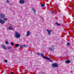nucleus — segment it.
I'll return each instance as SVG.
<instances>
[{
  "mask_svg": "<svg viewBox=\"0 0 74 74\" xmlns=\"http://www.w3.org/2000/svg\"><path fill=\"white\" fill-rule=\"evenodd\" d=\"M15 36L16 38H18L21 37V34L19 33L18 32H15Z\"/></svg>",
  "mask_w": 74,
  "mask_h": 74,
  "instance_id": "f257e3e1",
  "label": "nucleus"
},
{
  "mask_svg": "<svg viewBox=\"0 0 74 74\" xmlns=\"http://www.w3.org/2000/svg\"><path fill=\"white\" fill-rule=\"evenodd\" d=\"M58 66V64L56 63H54L52 64V67H57Z\"/></svg>",
  "mask_w": 74,
  "mask_h": 74,
  "instance_id": "f03ea898",
  "label": "nucleus"
},
{
  "mask_svg": "<svg viewBox=\"0 0 74 74\" xmlns=\"http://www.w3.org/2000/svg\"><path fill=\"white\" fill-rule=\"evenodd\" d=\"M5 15L4 14H0V18H1V19H3L5 18Z\"/></svg>",
  "mask_w": 74,
  "mask_h": 74,
  "instance_id": "7ed1b4c3",
  "label": "nucleus"
},
{
  "mask_svg": "<svg viewBox=\"0 0 74 74\" xmlns=\"http://www.w3.org/2000/svg\"><path fill=\"white\" fill-rule=\"evenodd\" d=\"M1 47L3 48L5 50H6L7 47H5V46L4 45V44H3L1 45Z\"/></svg>",
  "mask_w": 74,
  "mask_h": 74,
  "instance_id": "20e7f679",
  "label": "nucleus"
},
{
  "mask_svg": "<svg viewBox=\"0 0 74 74\" xmlns=\"http://www.w3.org/2000/svg\"><path fill=\"white\" fill-rule=\"evenodd\" d=\"M25 1V0H20L19 1V3L21 4H24Z\"/></svg>",
  "mask_w": 74,
  "mask_h": 74,
  "instance_id": "39448f33",
  "label": "nucleus"
},
{
  "mask_svg": "<svg viewBox=\"0 0 74 74\" xmlns=\"http://www.w3.org/2000/svg\"><path fill=\"white\" fill-rule=\"evenodd\" d=\"M51 46L52 48H53V49L51 47H50L49 49H50V50L51 51H53V49H54V46L53 45H51Z\"/></svg>",
  "mask_w": 74,
  "mask_h": 74,
  "instance_id": "423d86ee",
  "label": "nucleus"
},
{
  "mask_svg": "<svg viewBox=\"0 0 74 74\" xmlns=\"http://www.w3.org/2000/svg\"><path fill=\"white\" fill-rule=\"evenodd\" d=\"M4 23H5L4 21L2 20H0V23H1V24H4Z\"/></svg>",
  "mask_w": 74,
  "mask_h": 74,
  "instance_id": "0eeeda50",
  "label": "nucleus"
},
{
  "mask_svg": "<svg viewBox=\"0 0 74 74\" xmlns=\"http://www.w3.org/2000/svg\"><path fill=\"white\" fill-rule=\"evenodd\" d=\"M46 30L47 31V32H48V34L49 35H50V34H51V32H52V31L48 29H47Z\"/></svg>",
  "mask_w": 74,
  "mask_h": 74,
  "instance_id": "6e6552de",
  "label": "nucleus"
},
{
  "mask_svg": "<svg viewBox=\"0 0 74 74\" xmlns=\"http://www.w3.org/2000/svg\"><path fill=\"white\" fill-rule=\"evenodd\" d=\"M30 34V32L28 31L27 32V34H26V36L27 37H28Z\"/></svg>",
  "mask_w": 74,
  "mask_h": 74,
  "instance_id": "1a4fd4ad",
  "label": "nucleus"
},
{
  "mask_svg": "<svg viewBox=\"0 0 74 74\" xmlns=\"http://www.w3.org/2000/svg\"><path fill=\"white\" fill-rule=\"evenodd\" d=\"M32 9L33 11L34 12V14H36V11L35 9H34V8H32Z\"/></svg>",
  "mask_w": 74,
  "mask_h": 74,
  "instance_id": "9d476101",
  "label": "nucleus"
},
{
  "mask_svg": "<svg viewBox=\"0 0 74 74\" xmlns=\"http://www.w3.org/2000/svg\"><path fill=\"white\" fill-rule=\"evenodd\" d=\"M3 19L4 21H8V18H7L4 17Z\"/></svg>",
  "mask_w": 74,
  "mask_h": 74,
  "instance_id": "9b49d317",
  "label": "nucleus"
},
{
  "mask_svg": "<svg viewBox=\"0 0 74 74\" xmlns=\"http://www.w3.org/2000/svg\"><path fill=\"white\" fill-rule=\"evenodd\" d=\"M27 47V46H26V45H21L20 47Z\"/></svg>",
  "mask_w": 74,
  "mask_h": 74,
  "instance_id": "f8f14e48",
  "label": "nucleus"
},
{
  "mask_svg": "<svg viewBox=\"0 0 74 74\" xmlns=\"http://www.w3.org/2000/svg\"><path fill=\"white\" fill-rule=\"evenodd\" d=\"M43 58H45V59H51V58H49L47 57H46L43 56Z\"/></svg>",
  "mask_w": 74,
  "mask_h": 74,
  "instance_id": "ddd939ff",
  "label": "nucleus"
},
{
  "mask_svg": "<svg viewBox=\"0 0 74 74\" xmlns=\"http://www.w3.org/2000/svg\"><path fill=\"white\" fill-rule=\"evenodd\" d=\"M20 45H19L18 44H16L15 45V47H16V48L17 47H19V46Z\"/></svg>",
  "mask_w": 74,
  "mask_h": 74,
  "instance_id": "4468645a",
  "label": "nucleus"
},
{
  "mask_svg": "<svg viewBox=\"0 0 74 74\" xmlns=\"http://www.w3.org/2000/svg\"><path fill=\"white\" fill-rule=\"evenodd\" d=\"M70 62V60H67L66 62V63H69Z\"/></svg>",
  "mask_w": 74,
  "mask_h": 74,
  "instance_id": "2eb2a0df",
  "label": "nucleus"
},
{
  "mask_svg": "<svg viewBox=\"0 0 74 74\" xmlns=\"http://www.w3.org/2000/svg\"><path fill=\"white\" fill-rule=\"evenodd\" d=\"M8 29H9V30H12V27H9L8 28Z\"/></svg>",
  "mask_w": 74,
  "mask_h": 74,
  "instance_id": "dca6fc26",
  "label": "nucleus"
},
{
  "mask_svg": "<svg viewBox=\"0 0 74 74\" xmlns=\"http://www.w3.org/2000/svg\"><path fill=\"white\" fill-rule=\"evenodd\" d=\"M56 25H58V26H59V25H60V24L59 23H56Z\"/></svg>",
  "mask_w": 74,
  "mask_h": 74,
  "instance_id": "f3484780",
  "label": "nucleus"
},
{
  "mask_svg": "<svg viewBox=\"0 0 74 74\" xmlns=\"http://www.w3.org/2000/svg\"><path fill=\"white\" fill-rule=\"evenodd\" d=\"M8 49H11V47L9 46L8 47Z\"/></svg>",
  "mask_w": 74,
  "mask_h": 74,
  "instance_id": "a211bd4d",
  "label": "nucleus"
},
{
  "mask_svg": "<svg viewBox=\"0 0 74 74\" xmlns=\"http://www.w3.org/2000/svg\"><path fill=\"white\" fill-rule=\"evenodd\" d=\"M41 6L42 7H44L45 5H44V4H42L41 5Z\"/></svg>",
  "mask_w": 74,
  "mask_h": 74,
  "instance_id": "6ab92c4d",
  "label": "nucleus"
},
{
  "mask_svg": "<svg viewBox=\"0 0 74 74\" xmlns=\"http://www.w3.org/2000/svg\"><path fill=\"white\" fill-rule=\"evenodd\" d=\"M10 44L12 46H14V43L12 42H10Z\"/></svg>",
  "mask_w": 74,
  "mask_h": 74,
  "instance_id": "aec40b11",
  "label": "nucleus"
},
{
  "mask_svg": "<svg viewBox=\"0 0 74 74\" xmlns=\"http://www.w3.org/2000/svg\"><path fill=\"white\" fill-rule=\"evenodd\" d=\"M6 2L7 3H8V4H9L10 3V2L9 1H8V0H7Z\"/></svg>",
  "mask_w": 74,
  "mask_h": 74,
  "instance_id": "412c9836",
  "label": "nucleus"
},
{
  "mask_svg": "<svg viewBox=\"0 0 74 74\" xmlns=\"http://www.w3.org/2000/svg\"><path fill=\"white\" fill-rule=\"evenodd\" d=\"M5 43L6 44H8V42L6 40L5 41Z\"/></svg>",
  "mask_w": 74,
  "mask_h": 74,
  "instance_id": "4be33fe9",
  "label": "nucleus"
},
{
  "mask_svg": "<svg viewBox=\"0 0 74 74\" xmlns=\"http://www.w3.org/2000/svg\"><path fill=\"white\" fill-rule=\"evenodd\" d=\"M51 13L52 14H54V11H52L51 12Z\"/></svg>",
  "mask_w": 74,
  "mask_h": 74,
  "instance_id": "5701e85b",
  "label": "nucleus"
},
{
  "mask_svg": "<svg viewBox=\"0 0 74 74\" xmlns=\"http://www.w3.org/2000/svg\"><path fill=\"white\" fill-rule=\"evenodd\" d=\"M37 54L38 55H40V53H37Z\"/></svg>",
  "mask_w": 74,
  "mask_h": 74,
  "instance_id": "b1692460",
  "label": "nucleus"
},
{
  "mask_svg": "<svg viewBox=\"0 0 74 74\" xmlns=\"http://www.w3.org/2000/svg\"><path fill=\"white\" fill-rule=\"evenodd\" d=\"M7 60H5V63H7Z\"/></svg>",
  "mask_w": 74,
  "mask_h": 74,
  "instance_id": "393cba45",
  "label": "nucleus"
},
{
  "mask_svg": "<svg viewBox=\"0 0 74 74\" xmlns=\"http://www.w3.org/2000/svg\"><path fill=\"white\" fill-rule=\"evenodd\" d=\"M40 55L41 56H44V55H43V54H40Z\"/></svg>",
  "mask_w": 74,
  "mask_h": 74,
  "instance_id": "a878e982",
  "label": "nucleus"
},
{
  "mask_svg": "<svg viewBox=\"0 0 74 74\" xmlns=\"http://www.w3.org/2000/svg\"><path fill=\"white\" fill-rule=\"evenodd\" d=\"M67 44L68 45H70V43H67Z\"/></svg>",
  "mask_w": 74,
  "mask_h": 74,
  "instance_id": "bb28decb",
  "label": "nucleus"
},
{
  "mask_svg": "<svg viewBox=\"0 0 74 74\" xmlns=\"http://www.w3.org/2000/svg\"><path fill=\"white\" fill-rule=\"evenodd\" d=\"M11 74H14V73L13 72H12L11 73Z\"/></svg>",
  "mask_w": 74,
  "mask_h": 74,
  "instance_id": "cd10ccee",
  "label": "nucleus"
},
{
  "mask_svg": "<svg viewBox=\"0 0 74 74\" xmlns=\"http://www.w3.org/2000/svg\"><path fill=\"white\" fill-rule=\"evenodd\" d=\"M49 62H52V60H49Z\"/></svg>",
  "mask_w": 74,
  "mask_h": 74,
  "instance_id": "c85d7f7f",
  "label": "nucleus"
},
{
  "mask_svg": "<svg viewBox=\"0 0 74 74\" xmlns=\"http://www.w3.org/2000/svg\"><path fill=\"white\" fill-rule=\"evenodd\" d=\"M1 20H0V21Z\"/></svg>",
  "mask_w": 74,
  "mask_h": 74,
  "instance_id": "c756f323",
  "label": "nucleus"
}]
</instances>
